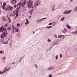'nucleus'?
<instances>
[{
	"mask_svg": "<svg viewBox=\"0 0 77 77\" xmlns=\"http://www.w3.org/2000/svg\"><path fill=\"white\" fill-rule=\"evenodd\" d=\"M4 29V27L2 26L0 28V32H3V30Z\"/></svg>",
	"mask_w": 77,
	"mask_h": 77,
	"instance_id": "obj_10",
	"label": "nucleus"
},
{
	"mask_svg": "<svg viewBox=\"0 0 77 77\" xmlns=\"http://www.w3.org/2000/svg\"><path fill=\"white\" fill-rule=\"evenodd\" d=\"M4 72H6V70H5V71H4Z\"/></svg>",
	"mask_w": 77,
	"mask_h": 77,
	"instance_id": "obj_52",
	"label": "nucleus"
},
{
	"mask_svg": "<svg viewBox=\"0 0 77 77\" xmlns=\"http://www.w3.org/2000/svg\"><path fill=\"white\" fill-rule=\"evenodd\" d=\"M13 13L14 15V16H15L16 15V16H15L14 18L15 19H16V18H17V17L18 16V13H17V11L16 10H14L13 11Z\"/></svg>",
	"mask_w": 77,
	"mask_h": 77,
	"instance_id": "obj_3",
	"label": "nucleus"
},
{
	"mask_svg": "<svg viewBox=\"0 0 77 77\" xmlns=\"http://www.w3.org/2000/svg\"><path fill=\"white\" fill-rule=\"evenodd\" d=\"M29 14H30V15H32V12L29 11Z\"/></svg>",
	"mask_w": 77,
	"mask_h": 77,
	"instance_id": "obj_38",
	"label": "nucleus"
},
{
	"mask_svg": "<svg viewBox=\"0 0 77 77\" xmlns=\"http://www.w3.org/2000/svg\"><path fill=\"white\" fill-rule=\"evenodd\" d=\"M11 29V28L10 27H9L8 28V29L9 30H10Z\"/></svg>",
	"mask_w": 77,
	"mask_h": 77,
	"instance_id": "obj_43",
	"label": "nucleus"
},
{
	"mask_svg": "<svg viewBox=\"0 0 77 77\" xmlns=\"http://www.w3.org/2000/svg\"><path fill=\"white\" fill-rule=\"evenodd\" d=\"M52 9H53V8H51Z\"/></svg>",
	"mask_w": 77,
	"mask_h": 77,
	"instance_id": "obj_61",
	"label": "nucleus"
},
{
	"mask_svg": "<svg viewBox=\"0 0 77 77\" xmlns=\"http://www.w3.org/2000/svg\"><path fill=\"white\" fill-rule=\"evenodd\" d=\"M34 66L36 68V69H37V68H38V65H37L36 64Z\"/></svg>",
	"mask_w": 77,
	"mask_h": 77,
	"instance_id": "obj_33",
	"label": "nucleus"
},
{
	"mask_svg": "<svg viewBox=\"0 0 77 77\" xmlns=\"http://www.w3.org/2000/svg\"><path fill=\"white\" fill-rule=\"evenodd\" d=\"M26 3H27V1L26 0H24L23 1V2H20V3L18 4V5H19L20 6H21L23 7V6H24V5H25Z\"/></svg>",
	"mask_w": 77,
	"mask_h": 77,
	"instance_id": "obj_4",
	"label": "nucleus"
},
{
	"mask_svg": "<svg viewBox=\"0 0 77 77\" xmlns=\"http://www.w3.org/2000/svg\"><path fill=\"white\" fill-rule=\"evenodd\" d=\"M5 31L6 30V29L5 28Z\"/></svg>",
	"mask_w": 77,
	"mask_h": 77,
	"instance_id": "obj_58",
	"label": "nucleus"
},
{
	"mask_svg": "<svg viewBox=\"0 0 77 77\" xmlns=\"http://www.w3.org/2000/svg\"><path fill=\"white\" fill-rule=\"evenodd\" d=\"M52 6H53V5H52Z\"/></svg>",
	"mask_w": 77,
	"mask_h": 77,
	"instance_id": "obj_64",
	"label": "nucleus"
},
{
	"mask_svg": "<svg viewBox=\"0 0 77 77\" xmlns=\"http://www.w3.org/2000/svg\"><path fill=\"white\" fill-rule=\"evenodd\" d=\"M18 2V0H12L11 3L13 5H15L16 3H17Z\"/></svg>",
	"mask_w": 77,
	"mask_h": 77,
	"instance_id": "obj_8",
	"label": "nucleus"
},
{
	"mask_svg": "<svg viewBox=\"0 0 77 77\" xmlns=\"http://www.w3.org/2000/svg\"><path fill=\"white\" fill-rule=\"evenodd\" d=\"M69 36L70 35H68Z\"/></svg>",
	"mask_w": 77,
	"mask_h": 77,
	"instance_id": "obj_63",
	"label": "nucleus"
},
{
	"mask_svg": "<svg viewBox=\"0 0 77 77\" xmlns=\"http://www.w3.org/2000/svg\"><path fill=\"white\" fill-rule=\"evenodd\" d=\"M6 5V4L5 2H4L3 4V5L2 6V8H4L5 7Z\"/></svg>",
	"mask_w": 77,
	"mask_h": 77,
	"instance_id": "obj_13",
	"label": "nucleus"
},
{
	"mask_svg": "<svg viewBox=\"0 0 77 77\" xmlns=\"http://www.w3.org/2000/svg\"><path fill=\"white\" fill-rule=\"evenodd\" d=\"M26 22H29V20H28V19H26Z\"/></svg>",
	"mask_w": 77,
	"mask_h": 77,
	"instance_id": "obj_51",
	"label": "nucleus"
},
{
	"mask_svg": "<svg viewBox=\"0 0 77 77\" xmlns=\"http://www.w3.org/2000/svg\"><path fill=\"white\" fill-rule=\"evenodd\" d=\"M65 18L64 17H63L61 18V20L63 21L65 20Z\"/></svg>",
	"mask_w": 77,
	"mask_h": 77,
	"instance_id": "obj_18",
	"label": "nucleus"
},
{
	"mask_svg": "<svg viewBox=\"0 0 77 77\" xmlns=\"http://www.w3.org/2000/svg\"><path fill=\"white\" fill-rule=\"evenodd\" d=\"M10 15L11 16V17H14V14L13 13H11L10 14Z\"/></svg>",
	"mask_w": 77,
	"mask_h": 77,
	"instance_id": "obj_21",
	"label": "nucleus"
},
{
	"mask_svg": "<svg viewBox=\"0 0 77 77\" xmlns=\"http://www.w3.org/2000/svg\"><path fill=\"white\" fill-rule=\"evenodd\" d=\"M1 41H2V42H3V41H4V36H3V35H1Z\"/></svg>",
	"mask_w": 77,
	"mask_h": 77,
	"instance_id": "obj_11",
	"label": "nucleus"
},
{
	"mask_svg": "<svg viewBox=\"0 0 77 77\" xmlns=\"http://www.w3.org/2000/svg\"><path fill=\"white\" fill-rule=\"evenodd\" d=\"M16 29V30H15V32H19V28H16V29Z\"/></svg>",
	"mask_w": 77,
	"mask_h": 77,
	"instance_id": "obj_19",
	"label": "nucleus"
},
{
	"mask_svg": "<svg viewBox=\"0 0 77 77\" xmlns=\"http://www.w3.org/2000/svg\"><path fill=\"white\" fill-rule=\"evenodd\" d=\"M55 58L56 60L58 59V55H57L55 56Z\"/></svg>",
	"mask_w": 77,
	"mask_h": 77,
	"instance_id": "obj_29",
	"label": "nucleus"
},
{
	"mask_svg": "<svg viewBox=\"0 0 77 77\" xmlns=\"http://www.w3.org/2000/svg\"><path fill=\"white\" fill-rule=\"evenodd\" d=\"M29 18H32V17H31V16H29Z\"/></svg>",
	"mask_w": 77,
	"mask_h": 77,
	"instance_id": "obj_55",
	"label": "nucleus"
},
{
	"mask_svg": "<svg viewBox=\"0 0 77 77\" xmlns=\"http://www.w3.org/2000/svg\"><path fill=\"white\" fill-rule=\"evenodd\" d=\"M20 7H18L17 8V10H19V9H20Z\"/></svg>",
	"mask_w": 77,
	"mask_h": 77,
	"instance_id": "obj_42",
	"label": "nucleus"
},
{
	"mask_svg": "<svg viewBox=\"0 0 77 77\" xmlns=\"http://www.w3.org/2000/svg\"><path fill=\"white\" fill-rule=\"evenodd\" d=\"M41 2L39 0H38L34 3V7L35 8H36L37 6H38L39 5H40Z\"/></svg>",
	"mask_w": 77,
	"mask_h": 77,
	"instance_id": "obj_2",
	"label": "nucleus"
},
{
	"mask_svg": "<svg viewBox=\"0 0 77 77\" xmlns=\"http://www.w3.org/2000/svg\"><path fill=\"white\" fill-rule=\"evenodd\" d=\"M7 24H8L7 23H6L5 24V27H7L8 26Z\"/></svg>",
	"mask_w": 77,
	"mask_h": 77,
	"instance_id": "obj_36",
	"label": "nucleus"
},
{
	"mask_svg": "<svg viewBox=\"0 0 77 77\" xmlns=\"http://www.w3.org/2000/svg\"><path fill=\"white\" fill-rule=\"evenodd\" d=\"M60 57H62V54H60Z\"/></svg>",
	"mask_w": 77,
	"mask_h": 77,
	"instance_id": "obj_50",
	"label": "nucleus"
},
{
	"mask_svg": "<svg viewBox=\"0 0 77 77\" xmlns=\"http://www.w3.org/2000/svg\"><path fill=\"white\" fill-rule=\"evenodd\" d=\"M12 29H17V27H16L14 26H12Z\"/></svg>",
	"mask_w": 77,
	"mask_h": 77,
	"instance_id": "obj_20",
	"label": "nucleus"
},
{
	"mask_svg": "<svg viewBox=\"0 0 77 77\" xmlns=\"http://www.w3.org/2000/svg\"><path fill=\"white\" fill-rule=\"evenodd\" d=\"M2 59H3V60H5V57H2Z\"/></svg>",
	"mask_w": 77,
	"mask_h": 77,
	"instance_id": "obj_49",
	"label": "nucleus"
},
{
	"mask_svg": "<svg viewBox=\"0 0 77 77\" xmlns=\"http://www.w3.org/2000/svg\"><path fill=\"white\" fill-rule=\"evenodd\" d=\"M27 6L28 8H33V2L32 0H29L27 2Z\"/></svg>",
	"mask_w": 77,
	"mask_h": 77,
	"instance_id": "obj_1",
	"label": "nucleus"
},
{
	"mask_svg": "<svg viewBox=\"0 0 77 77\" xmlns=\"http://www.w3.org/2000/svg\"><path fill=\"white\" fill-rule=\"evenodd\" d=\"M48 42H50L51 41V40L50 39L48 38Z\"/></svg>",
	"mask_w": 77,
	"mask_h": 77,
	"instance_id": "obj_31",
	"label": "nucleus"
},
{
	"mask_svg": "<svg viewBox=\"0 0 77 77\" xmlns=\"http://www.w3.org/2000/svg\"><path fill=\"white\" fill-rule=\"evenodd\" d=\"M24 0H21V1H22V2H23V1H24Z\"/></svg>",
	"mask_w": 77,
	"mask_h": 77,
	"instance_id": "obj_59",
	"label": "nucleus"
},
{
	"mask_svg": "<svg viewBox=\"0 0 77 77\" xmlns=\"http://www.w3.org/2000/svg\"><path fill=\"white\" fill-rule=\"evenodd\" d=\"M14 8H16V7H17V5H14Z\"/></svg>",
	"mask_w": 77,
	"mask_h": 77,
	"instance_id": "obj_48",
	"label": "nucleus"
},
{
	"mask_svg": "<svg viewBox=\"0 0 77 77\" xmlns=\"http://www.w3.org/2000/svg\"><path fill=\"white\" fill-rule=\"evenodd\" d=\"M74 11H75V12H77V7H76L75 8Z\"/></svg>",
	"mask_w": 77,
	"mask_h": 77,
	"instance_id": "obj_26",
	"label": "nucleus"
},
{
	"mask_svg": "<svg viewBox=\"0 0 77 77\" xmlns=\"http://www.w3.org/2000/svg\"><path fill=\"white\" fill-rule=\"evenodd\" d=\"M72 12V11L71 10H66L65 11H64L63 13V14L64 15H66V14H70L71 12Z\"/></svg>",
	"mask_w": 77,
	"mask_h": 77,
	"instance_id": "obj_5",
	"label": "nucleus"
},
{
	"mask_svg": "<svg viewBox=\"0 0 77 77\" xmlns=\"http://www.w3.org/2000/svg\"><path fill=\"white\" fill-rule=\"evenodd\" d=\"M63 37V36L62 35H59L58 36V37L59 38H62Z\"/></svg>",
	"mask_w": 77,
	"mask_h": 77,
	"instance_id": "obj_25",
	"label": "nucleus"
},
{
	"mask_svg": "<svg viewBox=\"0 0 77 77\" xmlns=\"http://www.w3.org/2000/svg\"><path fill=\"white\" fill-rule=\"evenodd\" d=\"M52 45H55L54 44V42L52 43Z\"/></svg>",
	"mask_w": 77,
	"mask_h": 77,
	"instance_id": "obj_47",
	"label": "nucleus"
},
{
	"mask_svg": "<svg viewBox=\"0 0 77 77\" xmlns=\"http://www.w3.org/2000/svg\"><path fill=\"white\" fill-rule=\"evenodd\" d=\"M52 24H53V23H49L48 25L49 26H50L51 25H52Z\"/></svg>",
	"mask_w": 77,
	"mask_h": 77,
	"instance_id": "obj_39",
	"label": "nucleus"
},
{
	"mask_svg": "<svg viewBox=\"0 0 77 77\" xmlns=\"http://www.w3.org/2000/svg\"><path fill=\"white\" fill-rule=\"evenodd\" d=\"M32 33L33 34H35V32H34L32 31Z\"/></svg>",
	"mask_w": 77,
	"mask_h": 77,
	"instance_id": "obj_53",
	"label": "nucleus"
},
{
	"mask_svg": "<svg viewBox=\"0 0 77 77\" xmlns=\"http://www.w3.org/2000/svg\"><path fill=\"white\" fill-rule=\"evenodd\" d=\"M73 35H77V30L75 32H72Z\"/></svg>",
	"mask_w": 77,
	"mask_h": 77,
	"instance_id": "obj_17",
	"label": "nucleus"
},
{
	"mask_svg": "<svg viewBox=\"0 0 77 77\" xmlns=\"http://www.w3.org/2000/svg\"><path fill=\"white\" fill-rule=\"evenodd\" d=\"M54 6H53V8H54Z\"/></svg>",
	"mask_w": 77,
	"mask_h": 77,
	"instance_id": "obj_62",
	"label": "nucleus"
},
{
	"mask_svg": "<svg viewBox=\"0 0 77 77\" xmlns=\"http://www.w3.org/2000/svg\"><path fill=\"white\" fill-rule=\"evenodd\" d=\"M29 24V22H27L25 23V24H26V25H27Z\"/></svg>",
	"mask_w": 77,
	"mask_h": 77,
	"instance_id": "obj_41",
	"label": "nucleus"
},
{
	"mask_svg": "<svg viewBox=\"0 0 77 77\" xmlns=\"http://www.w3.org/2000/svg\"><path fill=\"white\" fill-rule=\"evenodd\" d=\"M14 9V7H11V6H9L8 7V10L10 11H12V10Z\"/></svg>",
	"mask_w": 77,
	"mask_h": 77,
	"instance_id": "obj_9",
	"label": "nucleus"
},
{
	"mask_svg": "<svg viewBox=\"0 0 77 77\" xmlns=\"http://www.w3.org/2000/svg\"><path fill=\"white\" fill-rule=\"evenodd\" d=\"M3 35L4 36H6L8 35V32L6 31H5L3 32Z\"/></svg>",
	"mask_w": 77,
	"mask_h": 77,
	"instance_id": "obj_12",
	"label": "nucleus"
},
{
	"mask_svg": "<svg viewBox=\"0 0 77 77\" xmlns=\"http://www.w3.org/2000/svg\"><path fill=\"white\" fill-rule=\"evenodd\" d=\"M66 26L67 27V28H68V29H70V30H71L72 29L71 27H70V26H69V25H66Z\"/></svg>",
	"mask_w": 77,
	"mask_h": 77,
	"instance_id": "obj_14",
	"label": "nucleus"
},
{
	"mask_svg": "<svg viewBox=\"0 0 77 77\" xmlns=\"http://www.w3.org/2000/svg\"><path fill=\"white\" fill-rule=\"evenodd\" d=\"M0 53L1 54H4V52L3 51H1Z\"/></svg>",
	"mask_w": 77,
	"mask_h": 77,
	"instance_id": "obj_32",
	"label": "nucleus"
},
{
	"mask_svg": "<svg viewBox=\"0 0 77 77\" xmlns=\"http://www.w3.org/2000/svg\"><path fill=\"white\" fill-rule=\"evenodd\" d=\"M52 11H54V9L53 8V9H52Z\"/></svg>",
	"mask_w": 77,
	"mask_h": 77,
	"instance_id": "obj_56",
	"label": "nucleus"
},
{
	"mask_svg": "<svg viewBox=\"0 0 77 77\" xmlns=\"http://www.w3.org/2000/svg\"><path fill=\"white\" fill-rule=\"evenodd\" d=\"M66 29H65L63 30L62 31V32L63 33H65V32H66Z\"/></svg>",
	"mask_w": 77,
	"mask_h": 77,
	"instance_id": "obj_16",
	"label": "nucleus"
},
{
	"mask_svg": "<svg viewBox=\"0 0 77 77\" xmlns=\"http://www.w3.org/2000/svg\"><path fill=\"white\" fill-rule=\"evenodd\" d=\"M2 9H3V10H5V11H8V7L7 8H6V7H5V8H2Z\"/></svg>",
	"mask_w": 77,
	"mask_h": 77,
	"instance_id": "obj_15",
	"label": "nucleus"
},
{
	"mask_svg": "<svg viewBox=\"0 0 77 77\" xmlns=\"http://www.w3.org/2000/svg\"><path fill=\"white\" fill-rule=\"evenodd\" d=\"M20 24L19 23H17V27H19L20 26Z\"/></svg>",
	"mask_w": 77,
	"mask_h": 77,
	"instance_id": "obj_34",
	"label": "nucleus"
},
{
	"mask_svg": "<svg viewBox=\"0 0 77 77\" xmlns=\"http://www.w3.org/2000/svg\"><path fill=\"white\" fill-rule=\"evenodd\" d=\"M54 42V44H55V45L57 44V42L55 41Z\"/></svg>",
	"mask_w": 77,
	"mask_h": 77,
	"instance_id": "obj_37",
	"label": "nucleus"
},
{
	"mask_svg": "<svg viewBox=\"0 0 77 77\" xmlns=\"http://www.w3.org/2000/svg\"><path fill=\"white\" fill-rule=\"evenodd\" d=\"M47 18V17H45L42 19H40L38 20H37L36 21V22L37 23H38L39 22H41V21H43V20H45Z\"/></svg>",
	"mask_w": 77,
	"mask_h": 77,
	"instance_id": "obj_6",
	"label": "nucleus"
},
{
	"mask_svg": "<svg viewBox=\"0 0 77 77\" xmlns=\"http://www.w3.org/2000/svg\"><path fill=\"white\" fill-rule=\"evenodd\" d=\"M11 67H10L9 68H8V69H7L6 70V71H9V70L11 69Z\"/></svg>",
	"mask_w": 77,
	"mask_h": 77,
	"instance_id": "obj_24",
	"label": "nucleus"
},
{
	"mask_svg": "<svg viewBox=\"0 0 77 77\" xmlns=\"http://www.w3.org/2000/svg\"><path fill=\"white\" fill-rule=\"evenodd\" d=\"M2 20H3V21H6V19H5V17H3L2 18Z\"/></svg>",
	"mask_w": 77,
	"mask_h": 77,
	"instance_id": "obj_27",
	"label": "nucleus"
},
{
	"mask_svg": "<svg viewBox=\"0 0 77 77\" xmlns=\"http://www.w3.org/2000/svg\"><path fill=\"white\" fill-rule=\"evenodd\" d=\"M6 69V67H5L4 69Z\"/></svg>",
	"mask_w": 77,
	"mask_h": 77,
	"instance_id": "obj_54",
	"label": "nucleus"
},
{
	"mask_svg": "<svg viewBox=\"0 0 77 77\" xmlns=\"http://www.w3.org/2000/svg\"><path fill=\"white\" fill-rule=\"evenodd\" d=\"M8 19L9 20V23H11V19H10V18H9Z\"/></svg>",
	"mask_w": 77,
	"mask_h": 77,
	"instance_id": "obj_45",
	"label": "nucleus"
},
{
	"mask_svg": "<svg viewBox=\"0 0 77 77\" xmlns=\"http://www.w3.org/2000/svg\"><path fill=\"white\" fill-rule=\"evenodd\" d=\"M4 44H8V43L7 42H3Z\"/></svg>",
	"mask_w": 77,
	"mask_h": 77,
	"instance_id": "obj_35",
	"label": "nucleus"
},
{
	"mask_svg": "<svg viewBox=\"0 0 77 77\" xmlns=\"http://www.w3.org/2000/svg\"><path fill=\"white\" fill-rule=\"evenodd\" d=\"M33 11H34V9H32V10H30V11H31L32 12H33Z\"/></svg>",
	"mask_w": 77,
	"mask_h": 77,
	"instance_id": "obj_40",
	"label": "nucleus"
},
{
	"mask_svg": "<svg viewBox=\"0 0 77 77\" xmlns=\"http://www.w3.org/2000/svg\"><path fill=\"white\" fill-rule=\"evenodd\" d=\"M54 68V66H51L50 67H49L48 69V71H50V70H53V69Z\"/></svg>",
	"mask_w": 77,
	"mask_h": 77,
	"instance_id": "obj_7",
	"label": "nucleus"
},
{
	"mask_svg": "<svg viewBox=\"0 0 77 77\" xmlns=\"http://www.w3.org/2000/svg\"><path fill=\"white\" fill-rule=\"evenodd\" d=\"M14 63H13V65H14Z\"/></svg>",
	"mask_w": 77,
	"mask_h": 77,
	"instance_id": "obj_60",
	"label": "nucleus"
},
{
	"mask_svg": "<svg viewBox=\"0 0 77 77\" xmlns=\"http://www.w3.org/2000/svg\"><path fill=\"white\" fill-rule=\"evenodd\" d=\"M48 76L49 77H52V75H51V74H50Z\"/></svg>",
	"mask_w": 77,
	"mask_h": 77,
	"instance_id": "obj_46",
	"label": "nucleus"
},
{
	"mask_svg": "<svg viewBox=\"0 0 77 77\" xmlns=\"http://www.w3.org/2000/svg\"><path fill=\"white\" fill-rule=\"evenodd\" d=\"M23 11H26V10H27V8L26 7L23 8Z\"/></svg>",
	"mask_w": 77,
	"mask_h": 77,
	"instance_id": "obj_22",
	"label": "nucleus"
},
{
	"mask_svg": "<svg viewBox=\"0 0 77 77\" xmlns=\"http://www.w3.org/2000/svg\"><path fill=\"white\" fill-rule=\"evenodd\" d=\"M4 73H5V72H4V71H3L2 72L0 71V74L3 75Z\"/></svg>",
	"mask_w": 77,
	"mask_h": 77,
	"instance_id": "obj_23",
	"label": "nucleus"
},
{
	"mask_svg": "<svg viewBox=\"0 0 77 77\" xmlns=\"http://www.w3.org/2000/svg\"><path fill=\"white\" fill-rule=\"evenodd\" d=\"M12 34H14L15 33V30H14V29H13L12 31Z\"/></svg>",
	"mask_w": 77,
	"mask_h": 77,
	"instance_id": "obj_28",
	"label": "nucleus"
},
{
	"mask_svg": "<svg viewBox=\"0 0 77 77\" xmlns=\"http://www.w3.org/2000/svg\"><path fill=\"white\" fill-rule=\"evenodd\" d=\"M52 27V26H46V28H48V29H50V28H51Z\"/></svg>",
	"mask_w": 77,
	"mask_h": 77,
	"instance_id": "obj_30",
	"label": "nucleus"
},
{
	"mask_svg": "<svg viewBox=\"0 0 77 77\" xmlns=\"http://www.w3.org/2000/svg\"><path fill=\"white\" fill-rule=\"evenodd\" d=\"M72 0H70V2H72Z\"/></svg>",
	"mask_w": 77,
	"mask_h": 77,
	"instance_id": "obj_57",
	"label": "nucleus"
},
{
	"mask_svg": "<svg viewBox=\"0 0 77 77\" xmlns=\"http://www.w3.org/2000/svg\"><path fill=\"white\" fill-rule=\"evenodd\" d=\"M54 37H55V38H57V35H55Z\"/></svg>",
	"mask_w": 77,
	"mask_h": 77,
	"instance_id": "obj_44",
	"label": "nucleus"
}]
</instances>
